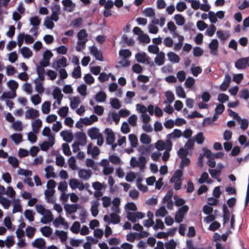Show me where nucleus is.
<instances>
[{
  "label": "nucleus",
  "mask_w": 249,
  "mask_h": 249,
  "mask_svg": "<svg viewBox=\"0 0 249 249\" xmlns=\"http://www.w3.org/2000/svg\"><path fill=\"white\" fill-rule=\"evenodd\" d=\"M107 98L106 94L103 91H99L96 93L95 99L98 102H103Z\"/></svg>",
  "instance_id": "25"
},
{
  "label": "nucleus",
  "mask_w": 249,
  "mask_h": 249,
  "mask_svg": "<svg viewBox=\"0 0 249 249\" xmlns=\"http://www.w3.org/2000/svg\"><path fill=\"white\" fill-rule=\"evenodd\" d=\"M110 223L116 224L120 222V216L116 213H113L110 214Z\"/></svg>",
  "instance_id": "38"
},
{
  "label": "nucleus",
  "mask_w": 249,
  "mask_h": 249,
  "mask_svg": "<svg viewBox=\"0 0 249 249\" xmlns=\"http://www.w3.org/2000/svg\"><path fill=\"white\" fill-rule=\"evenodd\" d=\"M60 135L63 137V140L68 142H71L73 137L71 133L65 131H61L60 132Z\"/></svg>",
  "instance_id": "19"
},
{
  "label": "nucleus",
  "mask_w": 249,
  "mask_h": 249,
  "mask_svg": "<svg viewBox=\"0 0 249 249\" xmlns=\"http://www.w3.org/2000/svg\"><path fill=\"white\" fill-rule=\"evenodd\" d=\"M91 172L90 170L81 169L78 171L80 178L84 180H88L91 176Z\"/></svg>",
  "instance_id": "12"
},
{
  "label": "nucleus",
  "mask_w": 249,
  "mask_h": 249,
  "mask_svg": "<svg viewBox=\"0 0 249 249\" xmlns=\"http://www.w3.org/2000/svg\"><path fill=\"white\" fill-rule=\"evenodd\" d=\"M45 170L46 172V177L47 178H49L51 177L54 178L55 177V174L54 172H53V168L52 166H47Z\"/></svg>",
  "instance_id": "30"
},
{
  "label": "nucleus",
  "mask_w": 249,
  "mask_h": 249,
  "mask_svg": "<svg viewBox=\"0 0 249 249\" xmlns=\"http://www.w3.org/2000/svg\"><path fill=\"white\" fill-rule=\"evenodd\" d=\"M131 52L128 49H124L120 50L119 54L125 59L131 55Z\"/></svg>",
  "instance_id": "43"
},
{
  "label": "nucleus",
  "mask_w": 249,
  "mask_h": 249,
  "mask_svg": "<svg viewBox=\"0 0 249 249\" xmlns=\"http://www.w3.org/2000/svg\"><path fill=\"white\" fill-rule=\"evenodd\" d=\"M195 79L191 77H189L187 78V79L186 80V81L185 82V85L186 88H191L193 86V85L195 84Z\"/></svg>",
  "instance_id": "57"
},
{
  "label": "nucleus",
  "mask_w": 249,
  "mask_h": 249,
  "mask_svg": "<svg viewBox=\"0 0 249 249\" xmlns=\"http://www.w3.org/2000/svg\"><path fill=\"white\" fill-rule=\"evenodd\" d=\"M139 40L141 42L145 43H149L150 42V39L149 36L146 34H142L139 37Z\"/></svg>",
  "instance_id": "62"
},
{
  "label": "nucleus",
  "mask_w": 249,
  "mask_h": 249,
  "mask_svg": "<svg viewBox=\"0 0 249 249\" xmlns=\"http://www.w3.org/2000/svg\"><path fill=\"white\" fill-rule=\"evenodd\" d=\"M11 138L16 144H18L22 142V136L21 134H14L11 136Z\"/></svg>",
  "instance_id": "41"
},
{
  "label": "nucleus",
  "mask_w": 249,
  "mask_h": 249,
  "mask_svg": "<svg viewBox=\"0 0 249 249\" xmlns=\"http://www.w3.org/2000/svg\"><path fill=\"white\" fill-rule=\"evenodd\" d=\"M88 34L85 29H82L77 33L78 40H87Z\"/></svg>",
  "instance_id": "35"
},
{
  "label": "nucleus",
  "mask_w": 249,
  "mask_h": 249,
  "mask_svg": "<svg viewBox=\"0 0 249 249\" xmlns=\"http://www.w3.org/2000/svg\"><path fill=\"white\" fill-rule=\"evenodd\" d=\"M209 47L211 50V54L216 55L217 51L218 48V42L217 39H213L209 44Z\"/></svg>",
  "instance_id": "9"
},
{
  "label": "nucleus",
  "mask_w": 249,
  "mask_h": 249,
  "mask_svg": "<svg viewBox=\"0 0 249 249\" xmlns=\"http://www.w3.org/2000/svg\"><path fill=\"white\" fill-rule=\"evenodd\" d=\"M64 208L67 213L71 214L76 212L77 206L76 204L66 205Z\"/></svg>",
  "instance_id": "26"
},
{
  "label": "nucleus",
  "mask_w": 249,
  "mask_h": 249,
  "mask_svg": "<svg viewBox=\"0 0 249 249\" xmlns=\"http://www.w3.org/2000/svg\"><path fill=\"white\" fill-rule=\"evenodd\" d=\"M55 233L59 236L62 242L66 241L67 239V232L63 231L56 230Z\"/></svg>",
  "instance_id": "33"
},
{
  "label": "nucleus",
  "mask_w": 249,
  "mask_h": 249,
  "mask_svg": "<svg viewBox=\"0 0 249 249\" xmlns=\"http://www.w3.org/2000/svg\"><path fill=\"white\" fill-rule=\"evenodd\" d=\"M146 158L143 156H141L139 158L138 164L139 167L142 170L144 169L146 164Z\"/></svg>",
  "instance_id": "51"
},
{
  "label": "nucleus",
  "mask_w": 249,
  "mask_h": 249,
  "mask_svg": "<svg viewBox=\"0 0 249 249\" xmlns=\"http://www.w3.org/2000/svg\"><path fill=\"white\" fill-rule=\"evenodd\" d=\"M54 226L55 227H58L59 225H62L66 227V228L68 227V224L67 222L65 221L64 218L59 215L57 218H56L53 221Z\"/></svg>",
  "instance_id": "21"
},
{
  "label": "nucleus",
  "mask_w": 249,
  "mask_h": 249,
  "mask_svg": "<svg viewBox=\"0 0 249 249\" xmlns=\"http://www.w3.org/2000/svg\"><path fill=\"white\" fill-rule=\"evenodd\" d=\"M8 161L11 164L13 168H16L18 166L19 162L16 157L10 156L8 157Z\"/></svg>",
  "instance_id": "36"
},
{
  "label": "nucleus",
  "mask_w": 249,
  "mask_h": 249,
  "mask_svg": "<svg viewBox=\"0 0 249 249\" xmlns=\"http://www.w3.org/2000/svg\"><path fill=\"white\" fill-rule=\"evenodd\" d=\"M46 214L44 216V218L41 219V222L43 224H46L49 222H51L53 219V215L50 210H46Z\"/></svg>",
  "instance_id": "27"
},
{
  "label": "nucleus",
  "mask_w": 249,
  "mask_h": 249,
  "mask_svg": "<svg viewBox=\"0 0 249 249\" xmlns=\"http://www.w3.org/2000/svg\"><path fill=\"white\" fill-rule=\"evenodd\" d=\"M100 134H101L99 132V129L96 127H92L88 131V135L92 140L98 138Z\"/></svg>",
  "instance_id": "14"
},
{
  "label": "nucleus",
  "mask_w": 249,
  "mask_h": 249,
  "mask_svg": "<svg viewBox=\"0 0 249 249\" xmlns=\"http://www.w3.org/2000/svg\"><path fill=\"white\" fill-rule=\"evenodd\" d=\"M51 102H45L42 105V111L44 114H48L50 111Z\"/></svg>",
  "instance_id": "32"
},
{
  "label": "nucleus",
  "mask_w": 249,
  "mask_h": 249,
  "mask_svg": "<svg viewBox=\"0 0 249 249\" xmlns=\"http://www.w3.org/2000/svg\"><path fill=\"white\" fill-rule=\"evenodd\" d=\"M87 153L88 154L91 153L92 157H94L95 156H98L100 153L99 149L95 146L92 149V143H90L89 144L87 148Z\"/></svg>",
  "instance_id": "16"
},
{
  "label": "nucleus",
  "mask_w": 249,
  "mask_h": 249,
  "mask_svg": "<svg viewBox=\"0 0 249 249\" xmlns=\"http://www.w3.org/2000/svg\"><path fill=\"white\" fill-rule=\"evenodd\" d=\"M55 193L54 190L47 189L45 190L44 194L46 199L48 203H53L54 202V200L53 198V196Z\"/></svg>",
  "instance_id": "13"
},
{
  "label": "nucleus",
  "mask_w": 249,
  "mask_h": 249,
  "mask_svg": "<svg viewBox=\"0 0 249 249\" xmlns=\"http://www.w3.org/2000/svg\"><path fill=\"white\" fill-rule=\"evenodd\" d=\"M80 228V223L78 221L74 222L71 228V231L74 233H78Z\"/></svg>",
  "instance_id": "47"
},
{
  "label": "nucleus",
  "mask_w": 249,
  "mask_h": 249,
  "mask_svg": "<svg viewBox=\"0 0 249 249\" xmlns=\"http://www.w3.org/2000/svg\"><path fill=\"white\" fill-rule=\"evenodd\" d=\"M102 200L103 201V206L104 208H107L110 205L111 203L110 197L105 196L102 197Z\"/></svg>",
  "instance_id": "49"
},
{
  "label": "nucleus",
  "mask_w": 249,
  "mask_h": 249,
  "mask_svg": "<svg viewBox=\"0 0 249 249\" xmlns=\"http://www.w3.org/2000/svg\"><path fill=\"white\" fill-rule=\"evenodd\" d=\"M129 140L131 143V146L132 147H136L138 145V139L134 134H131L128 136Z\"/></svg>",
  "instance_id": "37"
},
{
  "label": "nucleus",
  "mask_w": 249,
  "mask_h": 249,
  "mask_svg": "<svg viewBox=\"0 0 249 249\" xmlns=\"http://www.w3.org/2000/svg\"><path fill=\"white\" fill-rule=\"evenodd\" d=\"M80 103L79 98L75 97L73 98V100L71 102L70 107L73 109H75L78 107Z\"/></svg>",
  "instance_id": "48"
},
{
  "label": "nucleus",
  "mask_w": 249,
  "mask_h": 249,
  "mask_svg": "<svg viewBox=\"0 0 249 249\" xmlns=\"http://www.w3.org/2000/svg\"><path fill=\"white\" fill-rule=\"evenodd\" d=\"M45 241L41 238L36 239L35 241L32 243L33 247L39 249H42V248L45 247Z\"/></svg>",
  "instance_id": "15"
},
{
  "label": "nucleus",
  "mask_w": 249,
  "mask_h": 249,
  "mask_svg": "<svg viewBox=\"0 0 249 249\" xmlns=\"http://www.w3.org/2000/svg\"><path fill=\"white\" fill-rule=\"evenodd\" d=\"M167 56L169 60L173 63H178L179 61L180 58L178 55L172 52H169Z\"/></svg>",
  "instance_id": "23"
},
{
  "label": "nucleus",
  "mask_w": 249,
  "mask_h": 249,
  "mask_svg": "<svg viewBox=\"0 0 249 249\" xmlns=\"http://www.w3.org/2000/svg\"><path fill=\"white\" fill-rule=\"evenodd\" d=\"M148 51L149 52L154 53L157 54L159 52V48L157 45H151L148 47Z\"/></svg>",
  "instance_id": "56"
},
{
  "label": "nucleus",
  "mask_w": 249,
  "mask_h": 249,
  "mask_svg": "<svg viewBox=\"0 0 249 249\" xmlns=\"http://www.w3.org/2000/svg\"><path fill=\"white\" fill-rule=\"evenodd\" d=\"M176 245V243L174 241V239H171L168 242H166L165 244L166 249H175Z\"/></svg>",
  "instance_id": "54"
},
{
  "label": "nucleus",
  "mask_w": 249,
  "mask_h": 249,
  "mask_svg": "<svg viewBox=\"0 0 249 249\" xmlns=\"http://www.w3.org/2000/svg\"><path fill=\"white\" fill-rule=\"evenodd\" d=\"M203 51L199 47H196L193 49V54L195 57H199L203 54Z\"/></svg>",
  "instance_id": "58"
},
{
  "label": "nucleus",
  "mask_w": 249,
  "mask_h": 249,
  "mask_svg": "<svg viewBox=\"0 0 249 249\" xmlns=\"http://www.w3.org/2000/svg\"><path fill=\"white\" fill-rule=\"evenodd\" d=\"M18 174L25 177H30L32 175V172L30 170L20 168L18 171Z\"/></svg>",
  "instance_id": "59"
},
{
  "label": "nucleus",
  "mask_w": 249,
  "mask_h": 249,
  "mask_svg": "<svg viewBox=\"0 0 249 249\" xmlns=\"http://www.w3.org/2000/svg\"><path fill=\"white\" fill-rule=\"evenodd\" d=\"M16 96V91L4 92L1 96V99H13Z\"/></svg>",
  "instance_id": "31"
},
{
  "label": "nucleus",
  "mask_w": 249,
  "mask_h": 249,
  "mask_svg": "<svg viewBox=\"0 0 249 249\" xmlns=\"http://www.w3.org/2000/svg\"><path fill=\"white\" fill-rule=\"evenodd\" d=\"M167 212L165 209V208L164 206H161L160 207V208L158 210L156 213L155 215L156 216H161L163 217L167 213Z\"/></svg>",
  "instance_id": "46"
},
{
  "label": "nucleus",
  "mask_w": 249,
  "mask_h": 249,
  "mask_svg": "<svg viewBox=\"0 0 249 249\" xmlns=\"http://www.w3.org/2000/svg\"><path fill=\"white\" fill-rule=\"evenodd\" d=\"M36 230V228L34 227L29 226H27L26 228L27 236L29 238H32L34 235Z\"/></svg>",
  "instance_id": "39"
},
{
  "label": "nucleus",
  "mask_w": 249,
  "mask_h": 249,
  "mask_svg": "<svg viewBox=\"0 0 249 249\" xmlns=\"http://www.w3.org/2000/svg\"><path fill=\"white\" fill-rule=\"evenodd\" d=\"M67 66V59L65 57L62 56L56 61V66L54 65L53 67L55 68H59L61 67H65Z\"/></svg>",
  "instance_id": "28"
},
{
  "label": "nucleus",
  "mask_w": 249,
  "mask_h": 249,
  "mask_svg": "<svg viewBox=\"0 0 249 249\" xmlns=\"http://www.w3.org/2000/svg\"><path fill=\"white\" fill-rule=\"evenodd\" d=\"M30 20L31 24L35 27L38 26L40 24L41 21V20L37 16H35L31 18ZM37 29V28L34 27L30 30V32H32L33 31H35V33H34V35L36 36L37 34L36 32Z\"/></svg>",
  "instance_id": "8"
},
{
  "label": "nucleus",
  "mask_w": 249,
  "mask_h": 249,
  "mask_svg": "<svg viewBox=\"0 0 249 249\" xmlns=\"http://www.w3.org/2000/svg\"><path fill=\"white\" fill-rule=\"evenodd\" d=\"M135 58L137 61L140 63H149V57L146 55L145 53H138L135 55Z\"/></svg>",
  "instance_id": "10"
},
{
  "label": "nucleus",
  "mask_w": 249,
  "mask_h": 249,
  "mask_svg": "<svg viewBox=\"0 0 249 249\" xmlns=\"http://www.w3.org/2000/svg\"><path fill=\"white\" fill-rule=\"evenodd\" d=\"M110 75L111 73H109V74H107L105 72H102L100 74L98 78L101 82H105L108 80L109 76Z\"/></svg>",
  "instance_id": "55"
},
{
  "label": "nucleus",
  "mask_w": 249,
  "mask_h": 249,
  "mask_svg": "<svg viewBox=\"0 0 249 249\" xmlns=\"http://www.w3.org/2000/svg\"><path fill=\"white\" fill-rule=\"evenodd\" d=\"M75 137L78 142L80 145L84 146L87 143V137L85 133L83 132H78L75 134Z\"/></svg>",
  "instance_id": "5"
},
{
  "label": "nucleus",
  "mask_w": 249,
  "mask_h": 249,
  "mask_svg": "<svg viewBox=\"0 0 249 249\" xmlns=\"http://www.w3.org/2000/svg\"><path fill=\"white\" fill-rule=\"evenodd\" d=\"M69 107L67 106L61 107L58 111V115L61 117H65L68 113Z\"/></svg>",
  "instance_id": "44"
},
{
  "label": "nucleus",
  "mask_w": 249,
  "mask_h": 249,
  "mask_svg": "<svg viewBox=\"0 0 249 249\" xmlns=\"http://www.w3.org/2000/svg\"><path fill=\"white\" fill-rule=\"evenodd\" d=\"M175 19L176 20V24L178 25L181 26L184 24L185 19L181 15H175Z\"/></svg>",
  "instance_id": "42"
},
{
  "label": "nucleus",
  "mask_w": 249,
  "mask_h": 249,
  "mask_svg": "<svg viewBox=\"0 0 249 249\" xmlns=\"http://www.w3.org/2000/svg\"><path fill=\"white\" fill-rule=\"evenodd\" d=\"M120 204V199L118 197H115L112 201L113 206L111 207V210L116 213H120L119 206Z\"/></svg>",
  "instance_id": "22"
},
{
  "label": "nucleus",
  "mask_w": 249,
  "mask_h": 249,
  "mask_svg": "<svg viewBox=\"0 0 249 249\" xmlns=\"http://www.w3.org/2000/svg\"><path fill=\"white\" fill-rule=\"evenodd\" d=\"M48 141H44L40 144V148L42 151H47L50 147L53 146L54 143V137L51 136L49 138Z\"/></svg>",
  "instance_id": "3"
},
{
  "label": "nucleus",
  "mask_w": 249,
  "mask_h": 249,
  "mask_svg": "<svg viewBox=\"0 0 249 249\" xmlns=\"http://www.w3.org/2000/svg\"><path fill=\"white\" fill-rule=\"evenodd\" d=\"M32 126L34 132L37 133L42 126V121L39 119H36L32 123Z\"/></svg>",
  "instance_id": "20"
},
{
  "label": "nucleus",
  "mask_w": 249,
  "mask_h": 249,
  "mask_svg": "<svg viewBox=\"0 0 249 249\" xmlns=\"http://www.w3.org/2000/svg\"><path fill=\"white\" fill-rule=\"evenodd\" d=\"M21 53L25 58H29L33 55L32 52L30 49L26 47H23L21 49Z\"/></svg>",
  "instance_id": "29"
},
{
  "label": "nucleus",
  "mask_w": 249,
  "mask_h": 249,
  "mask_svg": "<svg viewBox=\"0 0 249 249\" xmlns=\"http://www.w3.org/2000/svg\"><path fill=\"white\" fill-rule=\"evenodd\" d=\"M105 132L107 135L106 142L108 144L111 145L115 141V135L113 132L109 128H106Z\"/></svg>",
  "instance_id": "7"
},
{
  "label": "nucleus",
  "mask_w": 249,
  "mask_h": 249,
  "mask_svg": "<svg viewBox=\"0 0 249 249\" xmlns=\"http://www.w3.org/2000/svg\"><path fill=\"white\" fill-rule=\"evenodd\" d=\"M25 217L28 219L30 221H33L34 220V215L33 212L30 210H26L24 213Z\"/></svg>",
  "instance_id": "53"
},
{
  "label": "nucleus",
  "mask_w": 249,
  "mask_h": 249,
  "mask_svg": "<svg viewBox=\"0 0 249 249\" xmlns=\"http://www.w3.org/2000/svg\"><path fill=\"white\" fill-rule=\"evenodd\" d=\"M145 16L148 17H154L155 13L154 10L151 8H147L143 11Z\"/></svg>",
  "instance_id": "60"
},
{
  "label": "nucleus",
  "mask_w": 249,
  "mask_h": 249,
  "mask_svg": "<svg viewBox=\"0 0 249 249\" xmlns=\"http://www.w3.org/2000/svg\"><path fill=\"white\" fill-rule=\"evenodd\" d=\"M99 205V199H97L96 200L93 201L91 202V206L90 208V211L91 213V214L93 217H96L99 212L98 207Z\"/></svg>",
  "instance_id": "11"
},
{
  "label": "nucleus",
  "mask_w": 249,
  "mask_h": 249,
  "mask_svg": "<svg viewBox=\"0 0 249 249\" xmlns=\"http://www.w3.org/2000/svg\"><path fill=\"white\" fill-rule=\"evenodd\" d=\"M195 140L198 144H202L204 141L203 133L202 132L197 133L195 136Z\"/></svg>",
  "instance_id": "64"
},
{
  "label": "nucleus",
  "mask_w": 249,
  "mask_h": 249,
  "mask_svg": "<svg viewBox=\"0 0 249 249\" xmlns=\"http://www.w3.org/2000/svg\"><path fill=\"white\" fill-rule=\"evenodd\" d=\"M121 41L126 43L129 46H132L135 44V41L132 38H128L127 36L123 35Z\"/></svg>",
  "instance_id": "34"
},
{
  "label": "nucleus",
  "mask_w": 249,
  "mask_h": 249,
  "mask_svg": "<svg viewBox=\"0 0 249 249\" xmlns=\"http://www.w3.org/2000/svg\"><path fill=\"white\" fill-rule=\"evenodd\" d=\"M39 116V111L33 108H30L26 111L25 118L27 119H33Z\"/></svg>",
  "instance_id": "6"
},
{
  "label": "nucleus",
  "mask_w": 249,
  "mask_h": 249,
  "mask_svg": "<svg viewBox=\"0 0 249 249\" xmlns=\"http://www.w3.org/2000/svg\"><path fill=\"white\" fill-rule=\"evenodd\" d=\"M229 99V96L225 93H220L218 95L217 100L222 103H225Z\"/></svg>",
  "instance_id": "61"
},
{
  "label": "nucleus",
  "mask_w": 249,
  "mask_h": 249,
  "mask_svg": "<svg viewBox=\"0 0 249 249\" xmlns=\"http://www.w3.org/2000/svg\"><path fill=\"white\" fill-rule=\"evenodd\" d=\"M165 58V54L163 52L157 53L155 58V62L158 65L160 66L163 64Z\"/></svg>",
  "instance_id": "18"
},
{
  "label": "nucleus",
  "mask_w": 249,
  "mask_h": 249,
  "mask_svg": "<svg viewBox=\"0 0 249 249\" xmlns=\"http://www.w3.org/2000/svg\"><path fill=\"white\" fill-rule=\"evenodd\" d=\"M223 223L224 224L228 223L230 220V213L228 207L225 204L223 205Z\"/></svg>",
  "instance_id": "17"
},
{
  "label": "nucleus",
  "mask_w": 249,
  "mask_h": 249,
  "mask_svg": "<svg viewBox=\"0 0 249 249\" xmlns=\"http://www.w3.org/2000/svg\"><path fill=\"white\" fill-rule=\"evenodd\" d=\"M40 231L43 236L47 237H50L53 232L52 228L48 226L41 228Z\"/></svg>",
  "instance_id": "24"
},
{
  "label": "nucleus",
  "mask_w": 249,
  "mask_h": 249,
  "mask_svg": "<svg viewBox=\"0 0 249 249\" xmlns=\"http://www.w3.org/2000/svg\"><path fill=\"white\" fill-rule=\"evenodd\" d=\"M90 53L93 55L96 60L103 61L104 57L102 53L99 51L95 46H92L90 48Z\"/></svg>",
  "instance_id": "4"
},
{
  "label": "nucleus",
  "mask_w": 249,
  "mask_h": 249,
  "mask_svg": "<svg viewBox=\"0 0 249 249\" xmlns=\"http://www.w3.org/2000/svg\"><path fill=\"white\" fill-rule=\"evenodd\" d=\"M84 78L85 82L89 85H91L94 82V78L89 73L85 74Z\"/></svg>",
  "instance_id": "50"
},
{
  "label": "nucleus",
  "mask_w": 249,
  "mask_h": 249,
  "mask_svg": "<svg viewBox=\"0 0 249 249\" xmlns=\"http://www.w3.org/2000/svg\"><path fill=\"white\" fill-rule=\"evenodd\" d=\"M72 76L75 79H78L81 77V68L79 65L74 69L72 72Z\"/></svg>",
  "instance_id": "40"
},
{
  "label": "nucleus",
  "mask_w": 249,
  "mask_h": 249,
  "mask_svg": "<svg viewBox=\"0 0 249 249\" xmlns=\"http://www.w3.org/2000/svg\"><path fill=\"white\" fill-rule=\"evenodd\" d=\"M62 148L64 154L66 156H70L71 154L70 146L67 143H63L62 144Z\"/></svg>",
  "instance_id": "63"
},
{
  "label": "nucleus",
  "mask_w": 249,
  "mask_h": 249,
  "mask_svg": "<svg viewBox=\"0 0 249 249\" xmlns=\"http://www.w3.org/2000/svg\"><path fill=\"white\" fill-rule=\"evenodd\" d=\"M141 142L142 143L149 144L151 142L150 138L146 134H142L140 138Z\"/></svg>",
  "instance_id": "52"
},
{
  "label": "nucleus",
  "mask_w": 249,
  "mask_h": 249,
  "mask_svg": "<svg viewBox=\"0 0 249 249\" xmlns=\"http://www.w3.org/2000/svg\"><path fill=\"white\" fill-rule=\"evenodd\" d=\"M189 210V207L187 205H184L180 207L175 216V221L177 223H180L182 221L184 215Z\"/></svg>",
  "instance_id": "1"
},
{
  "label": "nucleus",
  "mask_w": 249,
  "mask_h": 249,
  "mask_svg": "<svg viewBox=\"0 0 249 249\" xmlns=\"http://www.w3.org/2000/svg\"><path fill=\"white\" fill-rule=\"evenodd\" d=\"M249 66V57H244L238 59L235 63V67L239 70L245 69Z\"/></svg>",
  "instance_id": "2"
},
{
  "label": "nucleus",
  "mask_w": 249,
  "mask_h": 249,
  "mask_svg": "<svg viewBox=\"0 0 249 249\" xmlns=\"http://www.w3.org/2000/svg\"><path fill=\"white\" fill-rule=\"evenodd\" d=\"M8 86L12 91H16V90L18 89V84L15 80H11L8 82Z\"/></svg>",
  "instance_id": "45"
}]
</instances>
